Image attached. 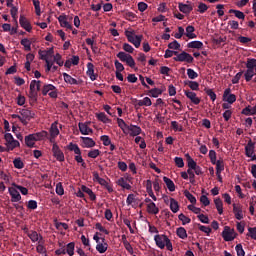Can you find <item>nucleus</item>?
Wrapping results in <instances>:
<instances>
[{"label":"nucleus","mask_w":256,"mask_h":256,"mask_svg":"<svg viewBox=\"0 0 256 256\" xmlns=\"http://www.w3.org/2000/svg\"><path fill=\"white\" fill-rule=\"evenodd\" d=\"M169 49H174L175 51H179L181 49V44L177 40H174L173 42H170L168 44Z\"/></svg>","instance_id":"53"},{"label":"nucleus","mask_w":256,"mask_h":256,"mask_svg":"<svg viewBox=\"0 0 256 256\" xmlns=\"http://www.w3.org/2000/svg\"><path fill=\"white\" fill-rule=\"evenodd\" d=\"M67 149L69 151H73L75 155H81V148H79V145L77 144L70 142L69 145L67 146Z\"/></svg>","instance_id":"37"},{"label":"nucleus","mask_w":256,"mask_h":256,"mask_svg":"<svg viewBox=\"0 0 256 256\" xmlns=\"http://www.w3.org/2000/svg\"><path fill=\"white\" fill-rule=\"evenodd\" d=\"M79 131L82 135H90V133H93V129H91L87 124L79 123L78 124Z\"/></svg>","instance_id":"26"},{"label":"nucleus","mask_w":256,"mask_h":256,"mask_svg":"<svg viewBox=\"0 0 256 256\" xmlns=\"http://www.w3.org/2000/svg\"><path fill=\"white\" fill-rule=\"evenodd\" d=\"M216 165V173H221L222 171H225V164L223 163V160H218L214 164Z\"/></svg>","instance_id":"47"},{"label":"nucleus","mask_w":256,"mask_h":256,"mask_svg":"<svg viewBox=\"0 0 256 256\" xmlns=\"http://www.w3.org/2000/svg\"><path fill=\"white\" fill-rule=\"evenodd\" d=\"M178 9H179V11H181V13H184V15H189V13H191V11H193V5L183 4V3L179 2Z\"/></svg>","instance_id":"22"},{"label":"nucleus","mask_w":256,"mask_h":256,"mask_svg":"<svg viewBox=\"0 0 256 256\" xmlns=\"http://www.w3.org/2000/svg\"><path fill=\"white\" fill-rule=\"evenodd\" d=\"M163 181H164L165 185L167 186V189L169 191H171V193H173V191H175V183L173 182V180L164 176Z\"/></svg>","instance_id":"32"},{"label":"nucleus","mask_w":256,"mask_h":256,"mask_svg":"<svg viewBox=\"0 0 256 256\" xmlns=\"http://www.w3.org/2000/svg\"><path fill=\"white\" fill-rule=\"evenodd\" d=\"M188 49H203V42L192 41L187 44Z\"/></svg>","instance_id":"36"},{"label":"nucleus","mask_w":256,"mask_h":256,"mask_svg":"<svg viewBox=\"0 0 256 256\" xmlns=\"http://www.w3.org/2000/svg\"><path fill=\"white\" fill-rule=\"evenodd\" d=\"M128 131H130V135L131 137H137V135H141V127L137 126V125H133L131 124L128 127Z\"/></svg>","instance_id":"25"},{"label":"nucleus","mask_w":256,"mask_h":256,"mask_svg":"<svg viewBox=\"0 0 256 256\" xmlns=\"http://www.w3.org/2000/svg\"><path fill=\"white\" fill-rule=\"evenodd\" d=\"M204 91H205L206 95H208V97H210L211 101H215L217 99V94H215L213 89L205 88Z\"/></svg>","instance_id":"50"},{"label":"nucleus","mask_w":256,"mask_h":256,"mask_svg":"<svg viewBox=\"0 0 256 256\" xmlns=\"http://www.w3.org/2000/svg\"><path fill=\"white\" fill-rule=\"evenodd\" d=\"M186 157H187L188 169H190V171H193L197 167V162H195V160H193V158H191L189 154H187Z\"/></svg>","instance_id":"41"},{"label":"nucleus","mask_w":256,"mask_h":256,"mask_svg":"<svg viewBox=\"0 0 256 256\" xmlns=\"http://www.w3.org/2000/svg\"><path fill=\"white\" fill-rule=\"evenodd\" d=\"M62 75L65 83H68V85H79V81H77V79L73 78L71 75L67 74L66 72H64Z\"/></svg>","instance_id":"27"},{"label":"nucleus","mask_w":256,"mask_h":256,"mask_svg":"<svg viewBox=\"0 0 256 256\" xmlns=\"http://www.w3.org/2000/svg\"><path fill=\"white\" fill-rule=\"evenodd\" d=\"M148 95H149V97H154V99H157V97H159V95H163V90H161L159 88H153L148 91Z\"/></svg>","instance_id":"35"},{"label":"nucleus","mask_w":256,"mask_h":256,"mask_svg":"<svg viewBox=\"0 0 256 256\" xmlns=\"http://www.w3.org/2000/svg\"><path fill=\"white\" fill-rule=\"evenodd\" d=\"M178 219H179V221L182 222V225H187V224L191 223V218L185 216V214H183V213L179 214Z\"/></svg>","instance_id":"51"},{"label":"nucleus","mask_w":256,"mask_h":256,"mask_svg":"<svg viewBox=\"0 0 256 256\" xmlns=\"http://www.w3.org/2000/svg\"><path fill=\"white\" fill-rule=\"evenodd\" d=\"M20 121L24 124V125H28L29 124V120L33 119V117H35V114L29 110V109H22L20 111Z\"/></svg>","instance_id":"9"},{"label":"nucleus","mask_w":256,"mask_h":256,"mask_svg":"<svg viewBox=\"0 0 256 256\" xmlns=\"http://www.w3.org/2000/svg\"><path fill=\"white\" fill-rule=\"evenodd\" d=\"M28 97L30 99V105L34 106L35 103L37 102L39 94H38L37 90H30Z\"/></svg>","instance_id":"31"},{"label":"nucleus","mask_w":256,"mask_h":256,"mask_svg":"<svg viewBox=\"0 0 256 256\" xmlns=\"http://www.w3.org/2000/svg\"><path fill=\"white\" fill-rule=\"evenodd\" d=\"M184 94L194 105H199V103H201V98L197 97V93L190 90H185Z\"/></svg>","instance_id":"14"},{"label":"nucleus","mask_w":256,"mask_h":256,"mask_svg":"<svg viewBox=\"0 0 256 256\" xmlns=\"http://www.w3.org/2000/svg\"><path fill=\"white\" fill-rule=\"evenodd\" d=\"M19 24L22 27V29H25V31H27V33H31V31H33L31 22H29V20H27V18L23 15H20Z\"/></svg>","instance_id":"12"},{"label":"nucleus","mask_w":256,"mask_h":256,"mask_svg":"<svg viewBox=\"0 0 256 256\" xmlns=\"http://www.w3.org/2000/svg\"><path fill=\"white\" fill-rule=\"evenodd\" d=\"M146 191H147L149 197L154 195V193H153V182H151V180L146 181Z\"/></svg>","instance_id":"52"},{"label":"nucleus","mask_w":256,"mask_h":256,"mask_svg":"<svg viewBox=\"0 0 256 256\" xmlns=\"http://www.w3.org/2000/svg\"><path fill=\"white\" fill-rule=\"evenodd\" d=\"M9 195L11 196L12 203H19L21 201V194L17 191V188H8Z\"/></svg>","instance_id":"13"},{"label":"nucleus","mask_w":256,"mask_h":256,"mask_svg":"<svg viewBox=\"0 0 256 256\" xmlns=\"http://www.w3.org/2000/svg\"><path fill=\"white\" fill-rule=\"evenodd\" d=\"M10 7H11V10H10L11 17L14 19V21L16 23V26H17L18 25L17 13H18L19 10L15 6H10Z\"/></svg>","instance_id":"55"},{"label":"nucleus","mask_w":256,"mask_h":256,"mask_svg":"<svg viewBox=\"0 0 256 256\" xmlns=\"http://www.w3.org/2000/svg\"><path fill=\"white\" fill-rule=\"evenodd\" d=\"M186 85H188V87H190V89H192V91H199V84L195 81H188V83H186Z\"/></svg>","instance_id":"60"},{"label":"nucleus","mask_w":256,"mask_h":256,"mask_svg":"<svg viewBox=\"0 0 256 256\" xmlns=\"http://www.w3.org/2000/svg\"><path fill=\"white\" fill-rule=\"evenodd\" d=\"M126 37L129 41V43H132L136 49H139L141 47V41L143 39L142 35H133L132 32L126 31Z\"/></svg>","instance_id":"6"},{"label":"nucleus","mask_w":256,"mask_h":256,"mask_svg":"<svg viewBox=\"0 0 256 256\" xmlns=\"http://www.w3.org/2000/svg\"><path fill=\"white\" fill-rule=\"evenodd\" d=\"M124 18L127 20V21H134V19H137V15L133 12H126L124 14Z\"/></svg>","instance_id":"61"},{"label":"nucleus","mask_w":256,"mask_h":256,"mask_svg":"<svg viewBox=\"0 0 256 256\" xmlns=\"http://www.w3.org/2000/svg\"><path fill=\"white\" fill-rule=\"evenodd\" d=\"M131 178L129 176L127 177H121L117 180V185H119V187H122V189H127V191H131V186L129 183H127V181H129Z\"/></svg>","instance_id":"18"},{"label":"nucleus","mask_w":256,"mask_h":256,"mask_svg":"<svg viewBox=\"0 0 256 256\" xmlns=\"http://www.w3.org/2000/svg\"><path fill=\"white\" fill-rule=\"evenodd\" d=\"M198 229H199V231H202V233H206V235L211 234V227H209V226H203L201 224H198Z\"/></svg>","instance_id":"58"},{"label":"nucleus","mask_w":256,"mask_h":256,"mask_svg":"<svg viewBox=\"0 0 256 256\" xmlns=\"http://www.w3.org/2000/svg\"><path fill=\"white\" fill-rule=\"evenodd\" d=\"M4 139L6 141V146L8 147V149L10 151H13V149H15L21 145L19 143V141L15 140V138H13V135L11 133H6L4 135Z\"/></svg>","instance_id":"7"},{"label":"nucleus","mask_w":256,"mask_h":256,"mask_svg":"<svg viewBox=\"0 0 256 256\" xmlns=\"http://www.w3.org/2000/svg\"><path fill=\"white\" fill-rule=\"evenodd\" d=\"M229 13H233L237 19H241L242 21L245 20V13L240 10L230 9Z\"/></svg>","instance_id":"43"},{"label":"nucleus","mask_w":256,"mask_h":256,"mask_svg":"<svg viewBox=\"0 0 256 256\" xmlns=\"http://www.w3.org/2000/svg\"><path fill=\"white\" fill-rule=\"evenodd\" d=\"M29 239L32 241V243H37V241H39V243H41V241H43V236L39 233H37V231H29L27 233Z\"/></svg>","instance_id":"20"},{"label":"nucleus","mask_w":256,"mask_h":256,"mask_svg":"<svg viewBox=\"0 0 256 256\" xmlns=\"http://www.w3.org/2000/svg\"><path fill=\"white\" fill-rule=\"evenodd\" d=\"M100 141H102L104 147H109V145H111V138H109L108 135H102Z\"/></svg>","instance_id":"54"},{"label":"nucleus","mask_w":256,"mask_h":256,"mask_svg":"<svg viewBox=\"0 0 256 256\" xmlns=\"http://www.w3.org/2000/svg\"><path fill=\"white\" fill-rule=\"evenodd\" d=\"M96 118L98 119V121H101L102 123L111 122V119H109V117H107V114H105L104 112L96 113Z\"/></svg>","instance_id":"39"},{"label":"nucleus","mask_w":256,"mask_h":256,"mask_svg":"<svg viewBox=\"0 0 256 256\" xmlns=\"http://www.w3.org/2000/svg\"><path fill=\"white\" fill-rule=\"evenodd\" d=\"M52 153L57 161H60L61 163L65 161V154H63V151H61V148H59L57 143L53 144Z\"/></svg>","instance_id":"11"},{"label":"nucleus","mask_w":256,"mask_h":256,"mask_svg":"<svg viewBox=\"0 0 256 256\" xmlns=\"http://www.w3.org/2000/svg\"><path fill=\"white\" fill-rule=\"evenodd\" d=\"M223 101L229 103V105H233L235 101H237V96L231 93V88H226L223 93Z\"/></svg>","instance_id":"10"},{"label":"nucleus","mask_w":256,"mask_h":256,"mask_svg":"<svg viewBox=\"0 0 256 256\" xmlns=\"http://www.w3.org/2000/svg\"><path fill=\"white\" fill-rule=\"evenodd\" d=\"M222 237L224 241H233L235 236H233V230L229 226H225L222 232Z\"/></svg>","instance_id":"17"},{"label":"nucleus","mask_w":256,"mask_h":256,"mask_svg":"<svg viewBox=\"0 0 256 256\" xmlns=\"http://www.w3.org/2000/svg\"><path fill=\"white\" fill-rule=\"evenodd\" d=\"M116 56L118 57V59H120V61H122V63H126L128 67H131V69H135V59H133V56L125 52H119Z\"/></svg>","instance_id":"5"},{"label":"nucleus","mask_w":256,"mask_h":256,"mask_svg":"<svg viewBox=\"0 0 256 256\" xmlns=\"http://www.w3.org/2000/svg\"><path fill=\"white\" fill-rule=\"evenodd\" d=\"M214 204H215V207L218 211V214L223 215V201L221 200V198H215L214 199Z\"/></svg>","instance_id":"34"},{"label":"nucleus","mask_w":256,"mask_h":256,"mask_svg":"<svg viewBox=\"0 0 256 256\" xmlns=\"http://www.w3.org/2000/svg\"><path fill=\"white\" fill-rule=\"evenodd\" d=\"M255 154V142L253 140H249L247 145L245 146V155L246 157H253Z\"/></svg>","instance_id":"16"},{"label":"nucleus","mask_w":256,"mask_h":256,"mask_svg":"<svg viewBox=\"0 0 256 256\" xmlns=\"http://www.w3.org/2000/svg\"><path fill=\"white\" fill-rule=\"evenodd\" d=\"M58 22L60 23V27H64L66 29L73 30V25L67 21V15L62 14L58 17Z\"/></svg>","instance_id":"19"},{"label":"nucleus","mask_w":256,"mask_h":256,"mask_svg":"<svg viewBox=\"0 0 256 256\" xmlns=\"http://www.w3.org/2000/svg\"><path fill=\"white\" fill-rule=\"evenodd\" d=\"M13 165L15 169H23V167H25V164L23 163V160H21V158H15L13 160Z\"/></svg>","instance_id":"49"},{"label":"nucleus","mask_w":256,"mask_h":256,"mask_svg":"<svg viewBox=\"0 0 256 256\" xmlns=\"http://www.w3.org/2000/svg\"><path fill=\"white\" fill-rule=\"evenodd\" d=\"M246 83H249L256 75V59L248 58L246 61V71L243 73Z\"/></svg>","instance_id":"2"},{"label":"nucleus","mask_w":256,"mask_h":256,"mask_svg":"<svg viewBox=\"0 0 256 256\" xmlns=\"http://www.w3.org/2000/svg\"><path fill=\"white\" fill-rule=\"evenodd\" d=\"M117 123H118V127H120V129H122L123 133H125V131H128L129 125H127V123H125V120H123L121 118H117Z\"/></svg>","instance_id":"44"},{"label":"nucleus","mask_w":256,"mask_h":256,"mask_svg":"<svg viewBox=\"0 0 256 256\" xmlns=\"http://www.w3.org/2000/svg\"><path fill=\"white\" fill-rule=\"evenodd\" d=\"M83 147L87 149H91V147H95L96 143L90 137H81Z\"/></svg>","instance_id":"23"},{"label":"nucleus","mask_w":256,"mask_h":256,"mask_svg":"<svg viewBox=\"0 0 256 256\" xmlns=\"http://www.w3.org/2000/svg\"><path fill=\"white\" fill-rule=\"evenodd\" d=\"M87 75L91 79V81H96L97 80V74H95V65L93 63L89 62L87 64Z\"/></svg>","instance_id":"21"},{"label":"nucleus","mask_w":256,"mask_h":256,"mask_svg":"<svg viewBox=\"0 0 256 256\" xmlns=\"http://www.w3.org/2000/svg\"><path fill=\"white\" fill-rule=\"evenodd\" d=\"M233 213L235 216V219L238 221H241L243 219V206L241 204H233Z\"/></svg>","instance_id":"15"},{"label":"nucleus","mask_w":256,"mask_h":256,"mask_svg":"<svg viewBox=\"0 0 256 256\" xmlns=\"http://www.w3.org/2000/svg\"><path fill=\"white\" fill-rule=\"evenodd\" d=\"M187 75L190 79H197V77H199V74L197 72H195V70L188 68L187 69Z\"/></svg>","instance_id":"59"},{"label":"nucleus","mask_w":256,"mask_h":256,"mask_svg":"<svg viewBox=\"0 0 256 256\" xmlns=\"http://www.w3.org/2000/svg\"><path fill=\"white\" fill-rule=\"evenodd\" d=\"M248 237H251V239H254V241H256V227H249L248 228Z\"/></svg>","instance_id":"62"},{"label":"nucleus","mask_w":256,"mask_h":256,"mask_svg":"<svg viewBox=\"0 0 256 256\" xmlns=\"http://www.w3.org/2000/svg\"><path fill=\"white\" fill-rule=\"evenodd\" d=\"M171 127L173 131H183V126H179V123L177 121H172Z\"/></svg>","instance_id":"64"},{"label":"nucleus","mask_w":256,"mask_h":256,"mask_svg":"<svg viewBox=\"0 0 256 256\" xmlns=\"http://www.w3.org/2000/svg\"><path fill=\"white\" fill-rule=\"evenodd\" d=\"M185 35L188 37V39H197V34H195V27L191 25L187 26Z\"/></svg>","instance_id":"30"},{"label":"nucleus","mask_w":256,"mask_h":256,"mask_svg":"<svg viewBox=\"0 0 256 256\" xmlns=\"http://www.w3.org/2000/svg\"><path fill=\"white\" fill-rule=\"evenodd\" d=\"M57 125H59L57 121L51 124L50 137H52V139H55L59 135V127Z\"/></svg>","instance_id":"24"},{"label":"nucleus","mask_w":256,"mask_h":256,"mask_svg":"<svg viewBox=\"0 0 256 256\" xmlns=\"http://www.w3.org/2000/svg\"><path fill=\"white\" fill-rule=\"evenodd\" d=\"M83 193H87V195H89L91 201H95L97 199V196L95 195V193L93 192V190H91V188L82 185L81 187Z\"/></svg>","instance_id":"33"},{"label":"nucleus","mask_w":256,"mask_h":256,"mask_svg":"<svg viewBox=\"0 0 256 256\" xmlns=\"http://www.w3.org/2000/svg\"><path fill=\"white\" fill-rule=\"evenodd\" d=\"M235 249H236L237 256H245V250H243V245L237 244Z\"/></svg>","instance_id":"63"},{"label":"nucleus","mask_w":256,"mask_h":256,"mask_svg":"<svg viewBox=\"0 0 256 256\" xmlns=\"http://www.w3.org/2000/svg\"><path fill=\"white\" fill-rule=\"evenodd\" d=\"M184 196L186 197V199H188V201H190V203H192V205H195V203H197V198H195V196H193V194H191L189 190L184 191Z\"/></svg>","instance_id":"42"},{"label":"nucleus","mask_w":256,"mask_h":256,"mask_svg":"<svg viewBox=\"0 0 256 256\" xmlns=\"http://www.w3.org/2000/svg\"><path fill=\"white\" fill-rule=\"evenodd\" d=\"M147 212L150 215H157L159 213V207L155 204V202H151L147 204Z\"/></svg>","instance_id":"28"},{"label":"nucleus","mask_w":256,"mask_h":256,"mask_svg":"<svg viewBox=\"0 0 256 256\" xmlns=\"http://www.w3.org/2000/svg\"><path fill=\"white\" fill-rule=\"evenodd\" d=\"M66 253L69 256H74L75 255V242H70L66 246Z\"/></svg>","instance_id":"40"},{"label":"nucleus","mask_w":256,"mask_h":256,"mask_svg":"<svg viewBox=\"0 0 256 256\" xmlns=\"http://www.w3.org/2000/svg\"><path fill=\"white\" fill-rule=\"evenodd\" d=\"M108 247L109 245L105 242V238H102V243L100 242L96 245V251H98V253H105Z\"/></svg>","instance_id":"29"},{"label":"nucleus","mask_w":256,"mask_h":256,"mask_svg":"<svg viewBox=\"0 0 256 256\" xmlns=\"http://www.w3.org/2000/svg\"><path fill=\"white\" fill-rule=\"evenodd\" d=\"M47 135H49V133H47V131L45 130L38 133L30 134L25 137V144L27 145V147H35V142L43 141V139L47 138Z\"/></svg>","instance_id":"3"},{"label":"nucleus","mask_w":256,"mask_h":256,"mask_svg":"<svg viewBox=\"0 0 256 256\" xmlns=\"http://www.w3.org/2000/svg\"><path fill=\"white\" fill-rule=\"evenodd\" d=\"M75 161L81 164V167L84 169L87 167V164L85 163V160H83V156L81 154H76Z\"/></svg>","instance_id":"57"},{"label":"nucleus","mask_w":256,"mask_h":256,"mask_svg":"<svg viewBox=\"0 0 256 256\" xmlns=\"http://www.w3.org/2000/svg\"><path fill=\"white\" fill-rule=\"evenodd\" d=\"M101 155V151L99 149H93L88 152V157L90 159H97Z\"/></svg>","instance_id":"48"},{"label":"nucleus","mask_w":256,"mask_h":256,"mask_svg":"<svg viewBox=\"0 0 256 256\" xmlns=\"http://www.w3.org/2000/svg\"><path fill=\"white\" fill-rule=\"evenodd\" d=\"M174 61H178L180 63H193V61H195V58H193V56H191V54L183 51L182 53L178 55H176V57L173 58Z\"/></svg>","instance_id":"8"},{"label":"nucleus","mask_w":256,"mask_h":256,"mask_svg":"<svg viewBox=\"0 0 256 256\" xmlns=\"http://www.w3.org/2000/svg\"><path fill=\"white\" fill-rule=\"evenodd\" d=\"M176 234L180 239H187V230H185L183 227L177 228Z\"/></svg>","instance_id":"45"},{"label":"nucleus","mask_w":256,"mask_h":256,"mask_svg":"<svg viewBox=\"0 0 256 256\" xmlns=\"http://www.w3.org/2000/svg\"><path fill=\"white\" fill-rule=\"evenodd\" d=\"M20 44L24 47L25 51H31V41L29 39H22Z\"/></svg>","instance_id":"46"},{"label":"nucleus","mask_w":256,"mask_h":256,"mask_svg":"<svg viewBox=\"0 0 256 256\" xmlns=\"http://www.w3.org/2000/svg\"><path fill=\"white\" fill-rule=\"evenodd\" d=\"M170 210L172 213H177L179 211V202L175 198H170Z\"/></svg>","instance_id":"38"},{"label":"nucleus","mask_w":256,"mask_h":256,"mask_svg":"<svg viewBox=\"0 0 256 256\" xmlns=\"http://www.w3.org/2000/svg\"><path fill=\"white\" fill-rule=\"evenodd\" d=\"M154 241L159 249H165L166 247L168 251H173V243H171V240L167 235L157 234L154 236Z\"/></svg>","instance_id":"1"},{"label":"nucleus","mask_w":256,"mask_h":256,"mask_svg":"<svg viewBox=\"0 0 256 256\" xmlns=\"http://www.w3.org/2000/svg\"><path fill=\"white\" fill-rule=\"evenodd\" d=\"M243 73L244 71L241 70L240 72H238L232 79V83L233 85H237V83H239V81L241 80V77H243Z\"/></svg>","instance_id":"56"},{"label":"nucleus","mask_w":256,"mask_h":256,"mask_svg":"<svg viewBox=\"0 0 256 256\" xmlns=\"http://www.w3.org/2000/svg\"><path fill=\"white\" fill-rule=\"evenodd\" d=\"M42 95L44 97L49 95L51 99H57L58 97L57 87H55L53 84H45L42 88Z\"/></svg>","instance_id":"4"}]
</instances>
